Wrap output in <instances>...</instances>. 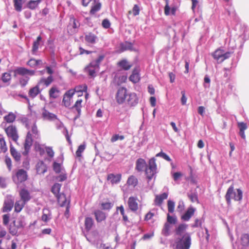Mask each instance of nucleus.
<instances>
[{
    "instance_id": "1",
    "label": "nucleus",
    "mask_w": 249,
    "mask_h": 249,
    "mask_svg": "<svg viewBox=\"0 0 249 249\" xmlns=\"http://www.w3.org/2000/svg\"><path fill=\"white\" fill-rule=\"evenodd\" d=\"M188 225L183 223L179 224L175 230V233L179 236L176 239V247L174 249H189L191 245V234L189 232L184 233Z\"/></svg>"
},
{
    "instance_id": "2",
    "label": "nucleus",
    "mask_w": 249,
    "mask_h": 249,
    "mask_svg": "<svg viewBox=\"0 0 249 249\" xmlns=\"http://www.w3.org/2000/svg\"><path fill=\"white\" fill-rule=\"evenodd\" d=\"M243 197V192L240 189H236V192L234 191L233 185H231L228 188L225 195V199L228 205L231 202V199L235 201H241Z\"/></svg>"
},
{
    "instance_id": "3",
    "label": "nucleus",
    "mask_w": 249,
    "mask_h": 249,
    "mask_svg": "<svg viewBox=\"0 0 249 249\" xmlns=\"http://www.w3.org/2000/svg\"><path fill=\"white\" fill-rule=\"evenodd\" d=\"M13 182L19 187L20 184L24 182L28 178L27 171L23 169L17 170L12 175Z\"/></svg>"
},
{
    "instance_id": "4",
    "label": "nucleus",
    "mask_w": 249,
    "mask_h": 249,
    "mask_svg": "<svg viewBox=\"0 0 249 249\" xmlns=\"http://www.w3.org/2000/svg\"><path fill=\"white\" fill-rule=\"evenodd\" d=\"M156 160L154 158H152L149 160L148 165L145 169V175L148 181L151 180L156 175Z\"/></svg>"
},
{
    "instance_id": "5",
    "label": "nucleus",
    "mask_w": 249,
    "mask_h": 249,
    "mask_svg": "<svg viewBox=\"0 0 249 249\" xmlns=\"http://www.w3.org/2000/svg\"><path fill=\"white\" fill-rule=\"evenodd\" d=\"M128 93L124 87L120 88L117 92L116 99L119 104H123L126 101Z\"/></svg>"
},
{
    "instance_id": "6",
    "label": "nucleus",
    "mask_w": 249,
    "mask_h": 249,
    "mask_svg": "<svg viewBox=\"0 0 249 249\" xmlns=\"http://www.w3.org/2000/svg\"><path fill=\"white\" fill-rule=\"evenodd\" d=\"M14 205V199L11 195L6 196L3 203L2 211L3 213L10 212Z\"/></svg>"
},
{
    "instance_id": "7",
    "label": "nucleus",
    "mask_w": 249,
    "mask_h": 249,
    "mask_svg": "<svg viewBox=\"0 0 249 249\" xmlns=\"http://www.w3.org/2000/svg\"><path fill=\"white\" fill-rule=\"evenodd\" d=\"M7 136L15 142H17L18 139V131L15 126L11 125L5 129Z\"/></svg>"
},
{
    "instance_id": "8",
    "label": "nucleus",
    "mask_w": 249,
    "mask_h": 249,
    "mask_svg": "<svg viewBox=\"0 0 249 249\" xmlns=\"http://www.w3.org/2000/svg\"><path fill=\"white\" fill-rule=\"evenodd\" d=\"M33 140L32 137L31 132L29 131L27 132L26 139L24 144V151L23 152L22 154L24 156L28 155L31 147L33 144Z\"/></svg>"
},
{
    "instance_id": "9",
    "label": "nucleus",
    "mask_w": 249,
    "mask_h": 249,
    "mask_svg": "<svg viewBox=\"0 0 249 249\" xmlns=\"http://www.w3.org/2000/svg\"><path fill=\"white\" fill-rule=\"evenodd\" d=\"M19 196L21 201L27 203L32 198L31 195L29 191L26 188H21L18 191Z\"/></svg>"
},
{
    "instance_id": "10",
    "label": "nucleus",
    "mask_w": 249,
    "mask_h": 249,
    "mask_svg": "<svg viewBox=\"0 0 249 249\" xmlns=\"http://www.w3.org/2000/svg\"><path fill=\"white\" fill-rule=\"evenodd\" d=\"M14 72L15 75L18 74L22 76H32L35 74V71L34 70H28L24 67H18L15 70Z\"/></svg>"
},
{
    "instance_id": "11",
    "label": "nucleus",
    "mask_w": 249,
    "mask_h": 249,
    "mask_svg": "<svg viewBox=\"0 0 249 249\" xmlns=\"http://www.w3.org/2000/svg\"><path fill=\"white\" fill-rule=\"evenodd\" d=\"M128 105L131 107L136 106L139 102V98L134 92L128 93L126 100Z\"/></svg>"
},
{
    "instance_id": "12",
    "label": "nucleus",
    "mask_w": 249,
    "mask_h": 249,
    "mask_svg": "<svg viewBox=\"0 0 249 249\" xmlns=\"http://www.w3.org/2000/svg\"><path fill=\"white\" fill-rule=\"evenodd\" d=\"M122 176L120 174H114L110 173L108 174L107 180L109 181L112 185L119 183L121 179Z\"/></svg>"
},
{
    "instance_id": "13",
    "label": "nucleus",
    "mask_w": 249,
    "mask_h": 249,
    "mask_svg": "<svg viewBox=\"0 0 249 249\" xmlns=\"http://www.w3.org/2000/svg\"><path fill=\"white\" fill-rule=\"evenodd\" d=\"M196 211L195 208L192 206L189 207L186 212L181 216V219L185 221H189L191 217L194 214Z\"/></svg>"
},
{
    "instance_id": "14",
    "label": "nucleus",
    "mask_w": 249,
    "mask_h": 249,
    "mask_svg": "<svg viewBox=\"0 0 249 249\" xmlns=\"http://www.w3.org/2000/svg\"><path fill=\"white\" fill-rule=\"evenodd\" d=\"M147 166V164L144 159L139 158L136 160L135 169L138 172L143 171Z\"/></svg>"
},
{
    "instance_id": "15",
    "label": "nucleus",
    "mask_w": 249,
    "mask_h": 249,
    "mask_svg": "<svg viewBox=\"0 0 249 249\" xmlns=\"http://www.w3.org/2000/svg\"><path fill=\"white\" fill-rule=\"evenodd\" d=\"M94 214L96 221L98 223L105 220L107 217V214L99 210H95Z\"/></svg>"
},
{
    "instance_id": "16",
    "label": "nucleus",
    "mask_w": 249,
    "mask_h": 249,
    "mask_svg": "<svg viewBox=\"0 0 249 249\" xmlns=\"http://www.w3.org/2000/svg\"><path fill=\"white\" fill-rule=\"evenodd\" d=\"M127 50H133V45L132 43L128 41L121 43L119 45V52L122 53Z\"/></svg>"
},
{
    "instance_id": "17",
    "label": "nucleus",
    "mask_w": 249,
    "mask_h": 249,
    "mask_svg": "<svg viewBox=\"0 0 249 249\" xmlns=\"http://www.w3.org/2000/svg\"><path fill=\"white\" fill-rule=\"evenodd\" d=\"M39 85L37 83L35 87L30 89L28 94L30 98L34 99L38 94L40 93L42 89H39Z\"/></svg>"
},
{
    "instance_id": "18",
    "label": "nucleus",
    "mask_w": 249,
    "mask_h": 249,
    "mask_svg": "<svg viewBox=\"0 0 249 249\" xmlns=\"http://www.w3.org/2000/svg\"><path fill=\"white\" fill-rule=\"evenodd\" d=\"M14 225L18 229H23L26 225L25 217L21 215L19 216L14 221Z\"/></svg>"
},
{
    "instance_id": "19",
    "label": "nucleus",
    "mask_w": 249,
    "mask_h": 249,
    "mask_svg": "<svg viewBox=\"0 0 249 249\" xmlns=\"http://www.w3.org/2000/svg\"><path fill=\"white\" fill-rule=\"evenodd\" d=\"M42 116L44 120H47L49 121H53L57 119V116L56 115L50 112L45 108H43Z\"/></svg>"
},
{
    "instance_id": "20",
    "label": "nucleus",
    "mask_w": 249,
    "mask_h": 249,
    "mask_svg": "<svg viewBox=\"0 0 249 249\" xmlns=\"http://www.w3.org/2000/svg\"><path fill=\"white\" fill-rule=\"evenodd\" d=\"M36 172L38 174H43L47 170V167L43 161H39L36 165Z\"/></svg>"
},
{
    "instance_id": "21",
    "label": "nucleus",
    "mask_w": 249,
    "mask_h": 249,
    "mask_svg": "<svg viewBox=\"0 0 249 249\" xmlns=\"http://www.w3.org/2000/svg\"><path fill=\"white\" fill-rule=\"evenodd\" d=\"M128 205L129 209L133 212H136L138 209L136 199L133 196H131L128 198Z\"/></svg>"
},
{
    "instance_id": "22",
    "label": "nucleus",
    "mask_w": 249,
    "mask_h": 249,
    "mask_svg": "<svg viewBox=\"0 0 249 249\" xmlns=\"http://www.w3.org/2000/svg\"><path fill=\"white\" fill-rule=\"evenodd\" d=\"M42 40V37L40 36H37L36 40L34 41L31 50L32 54L33 55H36L38 49L40 46V41Z\"/></svg>"
},
{
    "instance_id": "23",
    "label": "nucleus",
    "mask_w": 249,
    "mask_h": 249,
    "mask_svg": "<svg viewBox=\"0 0 249 249\" xmlns=\"http://www.w3.org/2000/svg\"><path fill=\"white\" fill-rule=\"evenodd\" d=\"M119 67L124 71H128L132 66V64H130L126 59H124L121 60L118 63Z\"/></svg>"
},
{
    "instance_id": "24",
    "label": "nucleus",
    "mask_w": 249,
    "mask_h": 249,
    "mask_svg": "<svg viewBox=\"0 0 249 249\" xmlns=\"http://www.w3.org/2000/svg\"><path fill=\"white\" fill-rule=\"evenodd\" d=\"M94 224V220L90 217H86L85 219V228L87 231H89L91 230Z\"/></svg>"
},
{
    "instance_id": "25",
    "label": "nucleus",
    "mask_w": 249,
    "mask_h": 249,
    "mask_svg": "<svg viewBox=\"0 0 249 249\" xmlns=\"http://www.w3.org/2000/svg\"><path fill=\"white\" fill-rule=\"evenodd\" d=\"M42 212L43 214L41 216V219L44 222H47L52 218L51 212L48 208H44Z\"/></svg>"
},
{
    "instance_id": "26",
    "label": "nucleus",
    "mask_w": 249,
    "mask_h": 249,
    "mask_svg": "<svg viewBox=\"0 0 249 249\" xmlns=\"http://www.w3.org/2000/svg\"><path fill=\"white\" fill-rule=\"evenodd\" d=\"M58 203L61 207L67 206L69 200H67L66 195L63 194H60L56 196Z\"/></svg>"
},
{
    "instance_id": "27",
    "label": "nucleus",
    "mask_w": 249,
    "mask_h": 249,
    "mask_svg": "<svg viewBox=\"0 0 249 249\" xmlns=\"http://www.w3.org/2000/svg\"><path fill=\"white\" fill-rule=\"evenodd\" d=\"M53 77L50 75L47 78H42L37 83L39 86L44 85L46 87H48L53 81Z\"/></svg>"
},
{
    "instance_id": "28",
    "label": "nucleus",
    "mask_w": 249,
    "mask_h": 249,
    "mask_svg": "<svg viewBox=\"0 0 249 249\" xmlns=\"http://www.w3.org/2000/svg\"><path fill=\"white\" fill-rule=\"evenodd\" d=\"M172 226L168 223H165L161 231V234L165 237L168 236L171 234Z\"/></svg>"
},
{
    "instance_id": "29",
    "label": "nucleus",
    "mask_w": 249,
    "mask_h": 249,
    "mask_svg": "<svg viewBox=\"0 0 249 249\" xmlns=\"http://www.w3.org/2000/svg\"><path fill=\"white\" fill-rule=\"evenodd\" d=\"M85 39L86 42L90 44H94L97 39V37L93 34L89 33L85 35Z\"/></svg>"
},
{
    "instance_id": "30",
    "label": "nucleus",
    "mask_w": 249,
    "mask_h": 249,
    "mask_svg": "<svg viewBox=\"0 0 249 249\" xmlns=\"http://www.w3.org/2000/svg\"><path fill=\"white\" fill-rule=\"evenodd\" d=\"M129 79L134 83H136L140 81V75L137 70H133L132 74L129 76Z\"/></svg>"
},
{
    "instance_id": "31",
    "label": "nucleus",
    "mask_w": 249,
    "mask_h": 249,
    "mask_svg": "<svg viewBox=\"0 0 249 249\" xmlns=\"http://www.w3.org/2000/svg\"><path fill=\"white\" fill-rule=\"evenodd\" d=\"M42 1V0H31L27 4V7L31 10H35L38 6L39 4Z\"/></svg>"
},
{
    "instance_id": "32",
    "label": "nucleus",
    "mask_w": 249,
    "mask_h": 249,
    "mask_svg": "<svg viewBox=\"0 0 249 249\" xmlns=\"http://www.w3.org/2000/svg\"><path fill=\"white\" fill-rule=\"evenodd\" d=\"M82 101H82V99L78 100L75 102V103L74 104V106L72 107V108L75 109L76 110V111H77V114H78L77 117H76V118L79 117L80 116V115H81V107H82L81 104L82 103Z\"/></svg>"
},
{
    "instance_id": "33",
    "label": "nucleus",
    "mask_w": 249,
    "mask_h": 249,
    "mask_svg": "<svg viewBox=\"0 0 249 249\" xmlns=\"http://www.w3.org/2000/svg\"><path fill=\"white\" fill-rule=\"evenodd\" d=\"M16 118V114L12 112H10L4 117V120L7 123H12L15 121Z\"/></svg>"
},
{
    "instance_id": "34",
    "label": "nucleus",
    "mask_w": 249,
    "mask_h": 249,
    "mask_svg": "<svg viewBox=\"0 0 249 249\" xmlns=\"http://www.w3.org/2000/svg\"><path fill=\"white\" fill-rule=\"evenodd\" d=\"M26 203L19 200L17 201L15 204V212L16 213H19L23 208Z\"/></svg>"
},
{
    "instance_id": "35",
    "label": "nucleus",
    "mask_w": 249,
    "mask_h": 249,
    "mask_svg": "<svg viewBox=\"0 0 249 249\" xmlns=\"http://www.w3.org/2000/svg\"><path fill=\"white\" fill-rule=\"evenodd\" d=\"M138 183V179L134 176H130L127 179V184L129 186H131L133 187H135L137 185Z\"/></svg>"
},
{
    "instance_id": "36",
    "label": "nucleus",
    "mask_w": 249,
    "mask_h": 249,
    "mask_svg": "<svg viewBox=\"0 0 249 249\" xmlns=\"http://www.w3.org/2000/svg\"><path fill=\"white\" fill-rule=\"evenodd\" d=\"M223 51V50L220 49H217L213 54L214 59L221 62V59L222 58Z\"/></svg>"
},
{
    "instance_id": "37",
    "label": "nucleus",
    "mask_w": 249,
    "mask_h": 249,
    "mask_svg": "<svg viewBox=\"0 0 249 249\" xmlns=\"http://www.w3.org/2000/svg\"><path fill=\"white\" fill-rule=\"evenodd\" d=\"M10 152L16 161H18L20 160V154L18 153L16 149L12 145L10 146Z\"/></svg>"
},
{
    "instance_id": "38",
    "label": "nucleus",
    "mask_w": 249,
    "mask_h": 249,
    "mask_svg": "<svg viewBox=\"0 0 249 249\" xmlns=\"http://www.w3.org/2000/svg\"><path fill=\"white\" fill-rule=\"evenodd\" d=\"M24 2V0H14V6L15 9L17 12H20L22 11V4Z\"/></svg>"
},
{
    "instance_id": "39",
    "label": "nucleus",
    "mask_w": 249,
    "mask_h": 249,
    "mask_svg": "<svg viewBox=\"0 0 249 249\" xmlns=\"http://www.w3.org/2000/svg\"><path fill=\"white\" fill-rule=\"evenodd\" d=\"M61 187V184L57 183H55L53 185L52 187V192L56 196H58L59 194V191Z\"/></svg>"
},
{
    "instance_id": "40",
    "label": "nucleus",
    "mask_w": 249,
    "mask_h": 249,
    "mask_svg": "<svg viewBox=\"0 0 249 249\" xmlns=\"http://www.w3.org/2000/svg\"><path fill=\"white\" fill-rule=\"evenodd\" d=\"M59 90L55 87H53L51 88L49 90V96L51 98L55 99L58 97V95L56 93H58Z\"/></svg>"
},
{
    "instance_id": "41",
    "label": "nucleus",
    "mask_w": 249,
    "mask_h": 249,
    "mask_svg": "<svg viewBox=\"0 0 249 249\" xmlns=\"http://www.w3.org/2000/svg\"><path fill=\"white\" fill-rule=\"evenodd\" d=\"M70 21L71 23H70V25H71L73 31H72V33L75 32L77 29L80 26V23L78 21L76 20L74 18H71Z\"/></svg>"
},
{
    "instance_id": "42",
    "label": "nucleus",
    "mask_w": 249,
    "mask_h": 249,
    "mask_svg": "<svg viewBox=\"0 0 249 249\" xmlns=\"http://www.w3.org/2000/svg\"><path fill=\"white\" fill-rule=\"evenodd\" d=\"M30 131L31 132L32 135H33L35 138L38 139L39 138V132L37 130L36 122H34L33 125L32 126L31 130Z\"/></svg>"
},
{
    "instance_id": "43",
    "label": "nucleus",
    "mask_w": 249,
    "mask_h": 249,
    "mask_svg": "<svg viewBox=\"0 0 249 249\" xmlns=\"http://www.w3.org/2000/svg\"><path fill=\"white\" fill-rule=\"evenodd\" d=\"M241 243L243 246H247L249 245V234H243L241 237Z\"/></svg>"
},
{
    "instance_id": "44",
    "label": "nucleus",
    "mask_w": 249,
    "mask_h": 249,
    "mask_svg": "<svg viewBox=\"0 0 249 249\" xmlns=\"http://www.w3.org/2000/svg\"><path fill=\"white\" fill-rule=\"evenodd\" d=\"M113 206V203L111 202H102L101 203V207L103 210H110Z\"/></svg>"
},
{
    "instance_id": "45",
    "label": "nucleus",
    "mask_w": 249,
    "mask_h": 249,
    "mask_svg": "<svg viewBox=\"0 0 249 249\" xmlns=\"http://www.w3.org/2000/svg\"><path fill=\"white\" fill-rule=\"evenodd\" d=\"M101 7V4L100 3L98 2L93 6L91 7V8L90 11V14L91 15H94L95 13L99 11Z\"/></svg>"
},
{
    "instance_id": "46",
    "label": "nucleus",
    "mask_w": 249,
    "mask_h": 249,
    "mask_svg": "<svg viewBox=\"0 0 249 249\" xmlns=\"http://www.w3.org/2000/svg\"><path fill=\"white\" fill-rule=\"evenodd\" d=\"M95 69L88 66L85 68V71L91 77H94L96 76Z\"/></svg>"
},
{
    "instance_id": "47",
    "label": "nucleus",
    "mask_w": 249,
    "mask_h": 249,
    "mask_svg": "<svg viewBox=\"0 0 249 249\" xmlns=\"http://www.w3.org/2000/svg\"><path fill=\"white\" fill-rule=\"evenodd\" d=\"M11 79V75L9 73L5 72L2 74L1 80L3 83H8Z\"/></svg>"
},
{
    "instance_id": "48",
    "label": "nucleus",
    "mask_w": 249,
    "mask_h": 249,
    "mask_svg": "<svg viewBox=\"0 0 249 249\" xmlns=\"http://www.w3.org/2000/svg\"><path fill=\"white\" fill-rule=\"evenodd\" d=\"M177 219L176 217L171 216L169 214H167V222L169 224H175L177 223Z\"/></svg>"
},
{
    "instance_id": "49",
    "label": "nucleus",
    "mask_w": 249,
    "mask_h": 249,
    "mask_svg": "<svg viewBox=\"0 0 249 249\" xmlns=\"http://www.w3.org/2000/svg\"><path fill=\"white\" fill-rule=\"evenodd\" d=\"M168 210L170 213H172L174 211L175 202L171 200H169L167 202Z\"/></svg>"
},
{
    "instance_id": "50",
    "label": "nucleus",
    "mask_w": 249,
    "mask_h": 249,
    "mask_svg": "<svg viewBox=\"0 0 249 249\" xmlns=\"http://www.w3.org/2000/svg\"><path fill=\"white\" fill-rule=\"evenodd\" d=\"M0 144L1 151L5 153L7 150L6 142L3 138H0Z\"/></svg>"
},
{
    "instance_id": "51",
    "label": "nucleus",
    "mask_w": 249,
    "mask_h": 249,
    "mask_svg": "<svg viewBox=\"0 0 249 249\" xmlns=\"http://www.w3.org/2000/svg\"><path fill=\"white\" fill-rule=\"evenodd\" d=\"M86 148L85 144H81L78 146L77 150L76 151V155L77 157H80L82 155V153L84 151Z\"/></svg>"
},
{
    "instance_id": "52",
    "label": "nucleus",
    "mask_w": 249,
    "mask_h": 249,
    "mask_svg": "<svg viewBox=\"0 0 249 249\" xmlns=\"http://www.w3.org/2000/svg\"><path fill=\"white\" fill-rule=\"evenodd\" d=\"M211 79L208 75H206L204 78L203 86L204 88H209L210 87Z\"/></svg>"
},
{
    "instance_id": "53",
    "label": "nucleus",
    "mask_w": 249,
    "mask_h": 249,
    "mask_svg": "<svg viewBox=\"0 0 249 249\" xmlns=\"http://www.w3.org/2000/svg\"><path fill=\"white\" fill-rule=\"evenodd\" d=\"M156 156L161 157L168 161H172V160L171 159V158L166 153L162 151L157 154Z\"/></svg>"
},
{
    "instance_id": "54",
    "label": "nucleus",
    "mask_w": 249,
    "mask_h": 249,
    "mask_svg": "<svg viewBox=\"0 0 249 249\" xmlns=\"http://www.w3.org/2000/svg\"><path fill=\"white\" fill-rule=\"evenodd\" d=\"M29 77L26 76L19 79V83L22 87H25L28 83Z\"/></svg>"
},
{
    "instance_id": "55",
    "label": "nucleus",
    "mask_w": 249,
    "mask_h": 249,
    "mask_svg": "<svg viewBox=\"0 0 249 249\" xmlns=\"http://www.w3.org/2000/svg\"><path fill=\"white\" fill-rule=\"evenodd\" d=\"M124 137L123 135H119V134H115L112 136L110 139V141L112 142H114L117 140H123L124 139Z\"/></svg>"
},
{
    "instance_id": "56",
    "label": "nucleus",
    "mask_w": 249,
    "mask_h": 249,
    "mask_svg": "<svg viewBox=\"0 0 249 249\" xmlns=\"http://www.w3.org/2000/svg\"><path fill=\"white\" fill-rule=\"evenodd\" d=\"M71 98L64 96L62 100V103L65 106V107H69L71 106Z\"/></svg>"
},
{
    "instance_id": "57",
    "label": "nucleus",
    "mask_w": 249,
    "mask_h": 249,
    "mask_svg": "<svg viewBox=\"0 0 249 249\" xmlns=\"http://www.w3.org/2000/svg\"><path fill=\"white\" fill-rule=\"evenodd\" d=\"M188 197L192 202H195L198 200L197 195L195 193L188 194Z\"/></svg>"
},
{
    "instance_id": "58",
    "label": "nucleus",
    "mask_w": 249,
    "mask_h": 249,
    "mask_svg": "<svg viewBox=\"0 0 249 249\" xmlns=\"http://www.w3.org/2000/svg\"><path fill=\"white\" fill-rule=\"evenodd\" d=\"M21 122L25 125L27 129L30 128L29 122L28 119L26 117H21L20 119Z\"/></svg>"
},
{
    "instance_id": "59",
    "label": "nucleus",
    "mask_w": 249,
    "mask_h": 249,
    "mask_svg": "<svg viewBox=\"0 0 249 249\" xmlns=\"http://www.w3.org/2000/svg\"><path fill=\"white\" fill-rule=\"evenodd\" d=\"M5 162L7 166L8 170L10 171L12 169V161L11 159L7 156H5Z\"/></svg>"
},
{
    "instance_id": "60",
    "label": "nucleus",
    "mask_w": 249,
    "mask_h": 249,
    "mask_svg": "<svg viewBox=\"0 0 249 249\" xmlns=\"http://www.w3.org/2000/svg\"><path fill=\"white\" fill-rule=\"evenodd\" d=\"M171 174L174 181H177L178 180V179L183 176V174L179 172H175L173 173L172 172Z\"/></svg>"
},
{
    "instance_id": "61",
    "label": "nucleus",
    "mask_w": 249,
    "mask_h": 249,
    "mask_svg": "<svg viewBox=\"0 0 249 249\" xmlns=\"http://www.w3.org/2000/svg\"><path fill=\"white\" fill-rule=\"evenodd\" d=\"M53 169L56 173H59L61 172L60 164L56 162H54L53 163Z\"/></svg>"
},
{
    "instance_id": "62",
    "label": "nucleus",
    "mask_w": 249,
    "mask_h": 249,
    "mask_svg": "<svg viewBox=\"0 0 249 249\" xmlns=\"http://www.w3.org/2000/svg\"><path fill=\"white\" fill-rule=\"evenodd\" d=\"M232 53H233V52L228 51V52H225V51H223V53L222 58L221 59V62H222L224 60H225V59H228L229 57H230L231 56V54Z\"/></svg>"
},
{
    "instance_id": "63",
    "label": "nucleus",
    "mask_w": 249,
    "mask_h": 249,
    "mask_svg": "<svg viewBox=\"0 0 249 249\" xmlns=\"http://www.w3.org/2000/svg\"><path fill=\"white\" fill-rule=\"evenodd\" d=\"M46 151L48 155L50 158H53L54 156V153L52 149V147L49 146H46L45 147Z\"/></svg>"
},
{
    "instance_id": "64",
    "label": "nucleus",
    "mask_w": 249,
    "mask_h": 249,
    "mask_svg": "<svg viewBox=\"0 0 249 249\" xmlns=\"http://www.w3.org/2000/svg\"><path fill=\"white\" fill-rule=\"evenodd\" d=\"M10 215L9 214H4L2 216L3 224L4 226H7L9 222Z\"/></svg>"
}]
</instances>
